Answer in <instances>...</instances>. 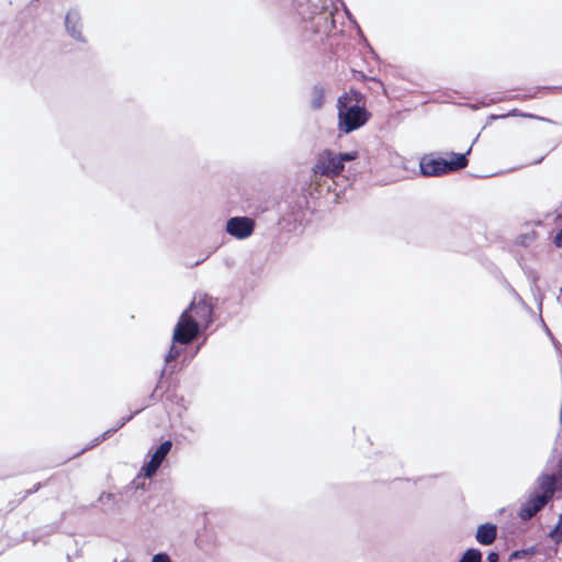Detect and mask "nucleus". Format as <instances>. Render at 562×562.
<instances>
[{"instance_id": "nucleus-1", "label": "nucleus", "mask_w": 562, "mask_h": 562, "mask_svg": "<svg viewBox=\"0 0 562 562\" xmlns=\"http://www.w3.org/2000/svg\"><path fill=\"white\" fill-rule=\"evenodd\" d=\"M213 322V306L206 295L194 297L187 310L180 315L175 329L173 341L189 345L195 340L203 329Z\"/></svg>"}, {"instance_id": "nucleus-2", "label": "nucleus", "mask_w": 562, "mask_h": 562, "mask_svg": "<svg viewBox=\"0 0 562 562\" xmlns=\"http://www.w3.org/2000/svg\"><path fill=\"white\" fill-rule=\"evenodd\" d=\"M337 110V127L344 134L361 128L371 117V113L366 108V97L355 89L338 97Z\"/></svg>"}, {"instance_id": "nucleus-3", "label": "nucleus", "mask_w": 562, "mask_h": 562, "mask_svg": "<svg viewBox=\"0 0 562 562\" xmlns=\"http://www.w3.org/2000/svg\"><path fill=\"white\" fill-rule=\"evenodd\" d=\"M341 173V165L336 159V153L330 149H325L319 153L312 167V182L318 183V178H335Z\"/></svg>"}, {"instance_id": "nucleus-4", "label": "nucleus", "mask_w": 562, "mask_h": 562, "mask_svg": "<svg viewBox=\"0 0 562 562\" xmlns=\"http://www.w3.org/2000/svg\"><path fill=\"white\" fill-rule=\"evenodd\" d=\"M225 229L236 239H245L254 233L255 222L247 216H234L227 220Z\"/></svg>"}, {"instance_id": "nucleus-5", "label": "nucleus", "mask_w": 562, "mask_h": 562, "mask_svg": "<svg viewBox=\"0 0 562 562\" xmlns=\"http://www.w3.org/2000/svg\"><path fill=\"white\" fill-rule=\"evenodd\" d=\"M549 502L538 495V491H531L525 503L521 504L518 517L521 520H529L536 516Z\"/></svg>"}, {"instance_id": "nucleus-6", "label": "nucleus", "mask_w": 562, "mask_h": 562, "mask_svg": "<svg viewBox=\"0 0 562 562\" xmlns=\"http://www.w3.org/2000/svg\"><path fill=\"white\" fill-rule=\"evenodd\" d=\"M171 448V440H165L159 445V447H157V449L151 454L150 460L143 467L145 476L151 477L154 474H156L167 454L170 452Z\"/></svg>"}, {"instance_id": "nucleus-7", "label": "nucleus", "mask_w": 562, "mask_h": 562, "mask_svg": "<svg viewBox=\"0 0 562 562\" xmlns=\"http://www.w3.org/2000/svg\"><path fill=\"white\" fill-rule=\"evenodd\" d=\"M65 27L67 34L75 41L85 43L86 38L82 34V19L77 9H71L66 13Z\"/></svg>"}, {"instance_id": "nucleus-8", "label": "nucleus", "mask_w": 562, "mask_h": 562, "mask_svg": "<svg viewBox=\"0 0 562 562\" xmlns=\"http://www.w3.org/2000/svg\"><path fill=\"white\" fill-rule=\"evenodd\" d=\"M559 485V479L555 474H541L536 480V488L538 495L550 502Z\"/></svg>"}, {"instance_id": "nucleus-9", "label": "nucleus", "mask_w": 562, "mask_h": 562, "mask_svg": "<svg viewBox=\"0 0 562 562\" xmlns=\"http://www.w3.org/2000/svg\"><path fill=\"white\" fill-rule=\"evenodd\" d=\"M419 167L424 176L437 177L450 172L448 159L443 158L422 160Z\"/></svg>"}, {"instance_id": "nucleus-10", "label": "nucleus", "mask_w": 562, "mask_h": 562, "mask_svg": "<svg viewBox=\"0 0 562 562\" xmlns=\"http://www.w3.org/2000/svg\"><path fill=\"white\" fill-rule=\"evenodd\" d=\"M175 344L176 342L172 340V345L170 346L169 351L165 356V367H167L171 361L176 360L182 352V349L177 347ZM166 371H167L166 368L161 369L160 374H159V382L150 395V398L154 401H157L161 397V395H158L157 392L160 389L161 380L164 379Z\"/></svg>"}, {"instance_id": "nucleus-11", "label": "nucleus", "mask_w": 562, "mask_h": 562, "mask_svg": "<svg viewBox=\"0 0 562 562\" xmlns=\"http://www.w3.org/2000/svg\"><path fill=\"white\" fill-rule=\"evenodd\" d=\"M497 536V528L495 525L486 522L479 526L475 539L482 546L492 544Z\"/></svg>"}, {"instance_id": "nucleus-12", "label": "nucleus", "mask_w": 562, "mask_h": 562, "mask_svg": "<svg viewBox=\"0 0 562 562\" xmlns=\"http://www.w3.org/2000/svg\"><path fill=\"white\" fill-rule=\"evenodd\" d=\"M325 88L321 83H316L311 90L310 106L314 111L321 110L325 104Z\"/></svg>"}, {"instance_id": "nucleus-13", "label": "nucleus", "mask_w": 562, "mask_h": 562, "mask_svg": "<svg viewBox=\"0 0 562 562\" xmlns=\"http://www.w3.org/2000/svg\"><path fill=\"white\" fill-rule=\"evenodd\" d=\"M472 146L463 154L451 153V159L448 160V166L451 171L463 169L468 166V155L471 153Z\"/></svg>"}, {"instance_id": "nucleus-14", "label": "nucleus", "mask_w": 562, "mask_h": 562, "mask_svg": "<svg viewBox=\"0 0 562 562\" xmlns=\"http://www.w3.org/2000/svg\"><path fill=\"white\" fill-rule=\"evenodd\" d=\"M459 562H482V552L479 549L470 548L462 554Z\"/></svg>"}, {"instance_id": "nucleus-15", "label": "nucleus", "mask_w": 562, "mask_h": 562, "mask_svg": "<svg viewBox=\"0 0 562 562\" xmlns=\"http://www.w3.org/2000/svg\"><path fill=\"white\" fill-rule=\"evenodd\" d=\"M536 238H537V232L530 231V232L520 234L517 237L516 243L519 246L529 247L536 240Z\"/></svg>"}, {"instance_id": "nucleus-16", "label": "nucleus", "mask_w": 562, "mask_h": 562, "mask_svg": "<svg viewBox=\"0 0 562 562\" xmlns=\"http://www.w3.org/2000/svg\"><path fill=\"white\" fill-rule=\"evenodd\" d=\"M113 434H115V429L105 430L103 434H101L100 436H98L93 440H91V442L86 448H83L78 454H80L89 449L94 448L95 446H98L102 441H104L105 439L110 438Z\"/></svg>"}, {"instance_id": "nucleus-17", "label": "nucleus", "mask_w": 562, "mask_h": 562, "mask_svg": "<svg viewBox=\"0 0 562 562\" xmlns=\"http://www.w3.org/2000/svg\"><path fill=\"white\" fill-rule=\"evenodd\" d=\"M358 158V151H348V153H339L336 154V159L339 161V165H341V171L345 168V164L352 161Z\"/></svg>"}, {"instance_id": "nucleus-18", "label": "nucleus", "mask_w": 562, "mask_h": 562, "mask_svg": "<svg viewBox=\"0 0 562 562\" xmlns=\"http://www.w3.org/2000/svg\"><path fill=\"white\" fill-rule=\"evenodd\" d=\"M549 537L557 543L562 542V515L559 517L557 526L550 531Z\"/></svg>"}, {"instance_id": "nucleus-19", "label": "nucleus", "mask_w": 562, "mask_h": 562, "mask_svg": "<svg viewBox=\"0 0 562 562\" xmlns=\"http://www.w3.org/2000/svg\"><path fill=\"white\" fill-rule=\"evenodd\" d=\"M535 553H536V548L535 547H530V548H527V549H521V550L514 551L510 554L509 559L510 560L524 559V558L532 557Z\"/></svg>"}, {"instance_id": "nucleus-20", "label": "nucleus", "mask_w": 562, "mask_h": 562, "mask_svg": "<svg viewBox=\"0 0 562 562\" xmlns=\"http://www.w3.org/2000/svg\"><path fill=\"white\" fill-rule=\"evenodd\" d=\"M516 115H520V116H525V117H531V119L544 121V122H548V123H552V121L549 120V119H546V117H542V116H538V115H533V114L521 113L517 109L512 110L505 116H516Z\"/></svg>"}, {"instance_id": "nucleus-21", "label": "nucleus", "mask_w": 562, "mask_h": 562, "mask_svg": "<svg viewBox=\"0 0 562 562\" xmlns=\"http://www.w3.org/2000/svg\"><path fill=\"white\" fill-rule=\"evenodd\" d=\"M138 412H139V411H136L134 414H131V415H128V416H126V417L121 418V420L117 423V425H116L115 427H112L111 429H115V432H116V431H117L120 428H122V427H123L127 422H130V420L134 417V415H135V414H137Z\"/></svg>"}, {"instance_id": "nucleus-22", "label": "nucleus", "mask_w": 562, "mask_h": 562, "mask_svg": "<svg viewBox=\"0 0 562 562\" xmlns=\"http://www.w3.org/2000/svg\"><path fill=\"white\" fill-rule=\"evenodd\" d=\"M151 562H171V560L166 553H157L151 559Z\"/></svg>"}, {"instance_id": "nucleus-23", "label": "nucleus", "mask_w": 562, "mask_h": 562, "mask_svg": "<svg viewBox=\"0 0 562 562\" xmlns=\"http://www.w3.org/2000/svg\"><path fill=\"white\" fill-rule=\"evenodd\" d=\"M553 244L555 245V247L562 248V228H560L555 234Z\"/></svg>"}, {"instance_id": "nucleus-24", "label": "nucleus", "mask_w": 562, "mask_h": 562, "mask_svg": "<svg viewBox=\"0 0 562 562\" xmlns=\"http://www.w3.org/2000/svg\"><path fill=\"white\" fill-rule=\"evenodd\" d=\"M292 215H293V218H292L293 223H297V222L301 223L303 220V216H304L302 210H297V211L293 212Z\"/></svg>"}, {"instance_id": "nucleus-25", "label": "nucleus", "mask_w": 562, "mask_h": 562, "mask_svg": "<svg viewBox=\"0 0 562 562\" xmlns=\"http://www.w3.org/2000/svg\"><path fill=\"white\" fill-rule=\"evenodd\" d=\"M41 486H42V484H41V483H36V484L34 485V487H32L31 490H27V491L25 492V494H24L23 498H25V497L30 496L31 494H33V493H35V492H37V491L41 488Z\"/></svg>"}, {"instance_id": "nucleus-26", "label": "nucleus", "mask_w": 562, "mask_h": 562, "mask_svg": "<svg viewBox=\"0 0 562 562\" xmlns=\"http://www.w3.org/2000/svg\"><path fill=\"white\" fill-rule=\"evenodd\" d=\"M498 560H499L498 553L490 552L487 554V562H498Z\"/></svg>"}, {"instance_id": "nucleus-27", "label": "nucleus", "mask_w": 562, "mask_h": 562, "mask_svg": "<svg viewBox=\"0 0 562 562\" xmlns=\"http://www.w3.org/2000/svg\"><path fill=\"white\" fill-rule=\"evenodd\" d=\"M510 292L517 301L524 303L521 296L514 289H510Z\"/></svg>"}, {"instance_id": "nucleus-28", "label": "nucleus", "mask_w": 562, "mask_h": 562, "mask_svg": "<svg viewBox=\"0 0 562 562\" xmlns=\"http://www.w3.org/2000/svg\"><path fill=\"white\" fill-rule=\"evenodd\" d=\"M111 497H112V494H110V493H109V494L103 493V494H101V496H100L99 501H100V502H103L104 499H110Z\"/></svg>"}, {"instance_id": "nucleus-29", "label": "nucleus", "mask_w": 562, "mask_h": 562, "mask_svg": "<svg viewBox=\"0 0 562 562\" xmlns=\"http://www.w3.org/2000/svg\"><path fill=\"white\" fill-rule=\"evenodd\" d=\"M558 479H559V482L561 481V487H562V465L560 467L559 469V472H558Z\"/></svg>"}, {"instance_id": "nucleus-30", "label": "nucleus", "mask_w": 562, "mask_h": 562, "mask_svg": "<svg viewBox=\"0 0 562 562\" xmlns=\"http://www.w3.org/2000/svg\"><path fill=\"white\" fill-rule=\"evenodd\" d=\"M559 223L562 225V215L558 216Z\"/></svg>"}, {"instance_id": "nucleus-31", "label": "nucleus", "mask_w": 562, "mask_h": 562, "mask_svg": "<svg viewBox=\"0 0 562 562\" xmlns=\"http://www.w3.org/2000/svg\"><path fill=\"white\" fill-rule=\"evenodd\" d=\"M562 296V288L560 289V297Z\"/></svg>"}]
</instances>
